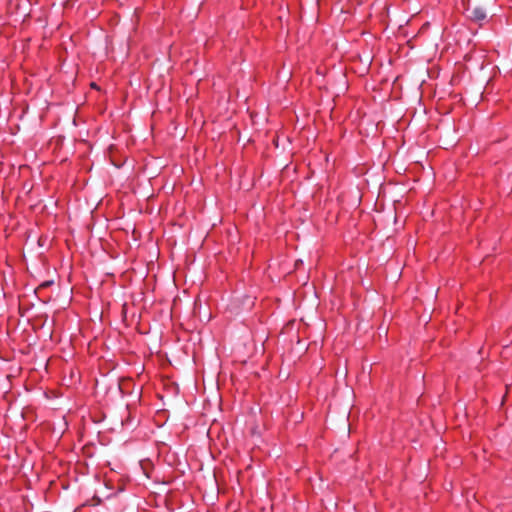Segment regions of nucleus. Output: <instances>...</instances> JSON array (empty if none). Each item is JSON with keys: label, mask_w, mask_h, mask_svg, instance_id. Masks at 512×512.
Segmentation results:
<instances>
[{"label": "nucleus", "mask_w": 512, "mask_h": 512, "mask_svg": "<svg viewBox=\"0 0 512 512\" xmlns=\"http://www.w3.org/2000/svg\"><path fill=\"white\" fill-rule=\"evenodd\" d=\"M470 17L477 21V22H480V21H483L485 18H486V12L484 9L480 8V7H476V8H473L470 12Z\"/></svg>", "instance_id": "f257e3e1"}]
</instances>
